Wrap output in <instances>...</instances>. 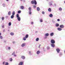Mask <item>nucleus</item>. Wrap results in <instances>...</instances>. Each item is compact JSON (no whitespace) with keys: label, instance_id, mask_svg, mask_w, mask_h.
Segmentation results:
<instances>
[{"label":"nucleus","instance_id":"nucleus-4","mask_svg":"<svg viewBox=\"0 0 65 65\" xmlns=\"http://www.w3.org/2000/svg\"><path fill=\"white\" fill-rule=\"evenodd\" d=\"M56 51L57 53H59V52H60V50L59 48H57L56 49Z\"/></svg>","mask_w":65,"mask_h":65},{"label":"nucleus","instance_id":"nucleus-55","mask_svg":"<svg viewBox=\"0 0 65 65\" xmlns=\"http://www.w3.org/2000/svg\"><path fill=\"white\" fill-rule=\"evenodd\" d=\"M4 42H6V41H4Z\"/></svg>","mask_w":65,"mask_h":65},{"label":"nucleus","instance_id":"nucleus-16","mask_svg":"<svg viewBox=\"0 0 65 65\" xmlns=\"http://www.w3.org/2000/svg\"><path fill=\"white\" fill-rule=\"evenodd\" d=\"M48 11L49 12H51L52 11V9L51 8H49L48 9Z\"/></svg>","mask_w":65,"mask_h":65},{"label":"nucleus","instance_id":"nucleus-31","mask_svg":"<svg viewBox=\"0 0 65 65\" xmlns=\"http://www.w3.org/2000/svg\"><path fill=\"white\" fill-rule=\"evenodd\" d=\"M37 54L38 55V54H40V51H38L37 52Z\"/></svg>","mask_w":65,"mask_h":65},{"label":"nucleus","instance_id":"nucleus-29","mask_svg":"<svg viewBox=\"0 0 65 65\" xmlns=\"http://www.w3.org/2000/svg\"><path fill=\"white\" fill-rule=\"evenodd\" d=\"M20 7H21V8L22 9H24V6H21Z\"/></svg>","mask_w":65,"mask_h":65},{"label":"nucleus","instance_id":"nucleus-3","mask_svg":"<svg viewBox=\"0 0 65 65\" xmlns=\"http://www.w3.org/2000/svg\"><path fill=\"white\" fill-rule=\"evenodd\" d=\"M29 11V14L31 15L32 13V12H31V10H32V9L31 7H30L28 8Z\"/></svg>","mask_w":65,"mask_h":65},{"label":"nucleus","instance_id":"nucleus-51","mask_svg":"<svg viewBox=\"0 0 65 65\" xmlns=\"http://www.w3.org/2000/svg\"><path fill=\"white\" fill-rule=\"evenodd\" d=\"M40 44L39 45V48H40Z\"/></svg>","mask_w":65,"mask_h":65},{"label":"nucleus","instance_id":"nucleus-26","mask_svg":"<svg viewBox=\"0 0 65 65\" xmlns=\"http://www.w3.org/2000/svg\"><path fill=\"white\" fill-rule=\"evenodd\" d=\"M11 25V22H9L8 23V25L9 26H10Z\"/></svg>","mask_w":65,"mask_h":65},{"label":"nucleus","instance_id":"nucleus-33","mask_svg":"<svg viewBox=\"0 0 65 65\" xmlns=\"http://www.w3.org/2000/svg\"><path fill=\"white\" fill-rule=\"evenodd\" d=\"M59 11H61V10H62V9L60 7L59 8Z\"/></svg>","mask_w":65,"mask_h":65},{"label":"nucleus","instance_id":"nucleus-15","mask_svg":"<svg viewBox=\"0 0 65 65\" xmlns=\"http://www.w3.org/2000/svg\"><path fill=\"white\" fill-rule=\"evenodd\" d=\"M49 17H50V18H52V17H53V15L51 13L50 14Z\"/></svg>","mask_w":65,"mask_h":65},{"label":"nucleus","instance_id":"nucleus-11","mask_svg":"<svg viewBox=\"0 0 65 65\" xmlns=\"http://www.w3.org/2000/svg\"><path fill=\"white\" fill-rule=\"evenodd\" d=\"M59 57H61L63 55V54L61 52H60L59 54Z\"/></svg>","mask_w":65,"mask_h":65},{"label":"nucleus","instance_id":"nucleus-34","mask_svg":"<svg viewBox=\"0 0 65 65\" xmlns=\"http://www.w3.org/2000/svg\"><path fill=\"white\" fill-rule=\"evenodd\" d=\"M10 14H11V11H9L8 12V15H10Z\"/></svg>","mask_w":65,"mask_h":65},{"label":"nucleus","instance_id":"nucleus-17","mask_svg":"<svg viewBox=\"0 0 65 65\" xmlns=\"http://www.w3.org/2000/svg\"><path fill=\"white\" fill-rule=\"evenodd\" d=\"M25 43H23L22 44L21 46L22 47H24L25 46Z\"/></svg>","mask_w":65,"mask_h":65},{"label":"nucleus","instance_id":"nucleus-38","mask_svg":"<svg viewBox=\"0 0 65 65\" xmlns=\"http://www.w3.org/2000/svg\"><path fill=\"white\" fill-rule=\"evenodd\" d=\"M26 38L25 37L23 39V40H26Z\"/></svg>","mask_w":65,"mask_h":65},{"label":"nucleus","instance_id":"nucleus-30","mask_svg":"<svg viewBox=\"0 0 65 65\" xmlns=\"http://www.w3.org/2000/svg\"><path fill=\"white\" fill-rule=\"evenodd\" d=\"M10 34L11 35V36H12L14 35V34L13 32H11L10 33Z\"/></svg>","mask_w":65,"mask_h":65},{"label":"nucleus","instance_id":"nucleus-14","mask_svg":"<svg viewBox=\"0 0 65 65\" xmlns=\"http://www.w3.org/2000/svg\"><path fill=\"white\" fill-rule=\"evenodd\" d=\"M55 26L57 27H58L59 26V24L58 23H56L55 24Z\"/></svg>","mask_w":65,"mask_h":65},{"label":"nucleus","instance_id":"nucleus-49","mask_svg":"<svg viewBox=\"0 0 65 65\" xmlns=\"http://www.w3.org/2000/svg\"><path fill=\"white\" fill-rule=\"evenodd\" d=\"M2 28H4V26L3 25V26H2Z\"/></svg>","mask_w":65,"mask_h":65},{"label":"nucleus","instance_id":"nucleus-48","mask_svg":"<svg viewBox=\"0 0 65 65\" xmlns=\"http://www.w3.org/2000/svg\"><path fill=\"white\" fill-rule=\"evenodd\" d=\"M57 21H60V19H58L57 20Z\"/></svg>","mask_w":65,"mask_h":65},{"label":"nucleus","instance_id":"nucleus-24","mask_svg":"<svg viewBox=\"0 0 65 65\" xmlns=\"http://www.w3.org/2000/svg\"><path fill=\"white\" fill-rule=\"evenodd\" d=\"M40 21L41 23H42V22H43V20H42V19H40Z\"/></svg>","mask_w":65,"mask_h":65},{"label":"nucleus","instance_id":"nucleus-5","mask_svg":"<svg viewBox=\"0 0 65 65\" xmlns=\"http://www.w3.org/2000/svg\"><path fill=\"white\" fill-rule=\"evenodd\" d=\"M51 43L54 44L55 43V41L53 39H52L51 40Z\"/></svg>","mask_w":65,"mask_h":65},{"label":"nucleus","instance_id":"nucleus-8","mask_svg":"<svg viewBox=\"0 0 65 65\" xmlns=\"http://www.w3.org/2000/svg\"><path fill=\"white\" fill-rule=\"evenodd\" d=\"M60 27L61 28H64V25H61L60 26Z\"/></svg>","mask_w":65,"mask_h":65},{"label":"nucleus","instance_id":"nucleus-7","mask_svg":"<svg viewBox=\"0 0 65 65\" xmlns=\"http://www.w3.org/2000/svg\"><path fill=\"white\" fill-rule=\"evenodd\" d=\"M24 64V62L23 61H21L19 63V65H23Z\"/></svg>","mask_w":65,"mask_h":65},{"label":"nucleus","instance_id":"nucleus-22","mask_svg":"<svg viewBox=\"0 0 65 65\" xmlns=\"http://www.w3.org/2000/svg\"><path fill=\"white\" fill-rule=\"evenodd\" d=\"M37 11H40V8L39 7H38L37 8Z\"/></svg>","mask_w":65,"mask_h":65},{"label":"nucleus","instance_id":"nucleus-54","mask_svg":"<svg viewBox=\"0 0 65 65\" xmlns=\"http://www.w3.org/2000/svg\"><path fill=\"white\" fill-rule=\"evenodd\" d=\"M9 1V0H6V1Z\"/></svg>","mask_w":65,"mask_h":65},{"label":"nucleus","instance_id":"nucleus-43","mask_svg":"<svg viewBox=\"0 0 65 65\" xmlns=\"http://www.w3.org/2000/svg\"><path fill=\"white\" fill-rule=\"evenodd\" d=\"M10 49H11V48L10 47H8V50H10Z\"/></svg>","mask_w":65,"mask_h":65},{"label":"nucleus","instance_id":"nucleus-20","mask_svg":"<svg viewBox=\"0 0 65 65\" xmlns=\"http://www.w3.org/2000/svg\"><path fill=\"white\" fill-rule=\"evenodd\" d=\"M49 5L50 6H52V2L51 1L50 2Z\"/></svg>","mask_w":65,"mask_h":65},{"label":"nucleus","instance_id":"nucleus-27","mask_svg":"<svg viewBox=\"0 0 65 65\" xmlns=\"http://www.w3.org/2000/svg\"><path fill=\"white\" fill-rule=\"evenodd\" d=\"M17 12H18V14H19V13H21V11L20 10H19Z\"/></svg>","mask_w":65,"mask_h":65},{"label":"nucleus","instance_id":"nucleus-37","mask_svg":"<svg viewBox=\"0 0 65 65\" xmlns=\"http://www.w3.org/2000/svg\"><path fill=\"white\" fill-rule=\"evenodd\" d=\"M12 58H10V61L11 62L12 61Z\"/></svg>","mask_w":65,"mask_h":65},{"label":"nucleus","instance_id":"nucleus-50","mask_svg":"<svg viewBox=\"0 0 65 65\" xmlns=\"http://www.w3.org/2000/svg\"><path fill=\"white\" fill-rule=\"evenodd\" d=\"M13 43H15V41H14L13 42Z\"/></svg>","mask_w":65,"mask_h":65},{"label":"nucleus","instance_id":"nucleus-47","mask_svg":"<svg viewBox=\"0 0 65 65\" xmlns=\"http://www.w3.org/2000/svg\"><path fill=\"white\" fill-rule=\"evenodd\" d=\"M31 24L32 25H33V22H31Z\"/></svg>","mask_w":65,"mask_h":65},{"label":"nucleus","instance_id":"nucleus-39","mask_svg":"<svg viewBox=\"0 0 65 65\" xmlns=\"http://www.w3.org/2000/svg\"><path fill=\"white\" fill-rule=\"evenodd\" d=\"M0 38L1 39H3V37L1 36H0Z\"/></svg>","mask_w":65,"mask_h":65},{"label":"nucleus","instance_id":"nucleus-25","mask_svg":"<svg viewBox=\"0 0 65 65\" xmlns=\"http://www.w3.org/2000/svg\"><path fill=\"white\" fill-rule=\"evenodd\" d=\"M39 38H37L36 39V41H39Z\"/></svg>","mask_w":65,"mask_h":65},{"label":"nucleus","instance_id":"nucleus-13","mask_svg":"<svg viewBox=\"0 0 65 65\" xmlns=\"http://www.w3.org/2000/svg\"><path fill=\"white\" fill-rule=\"evenodd\" d=\"M54 32H52L50 34V35L51 36H53L54 35Z\"/></svg>","mask_w":65,"mask_h":65},{"label":"nucleus","instance_id":"nucleus-23","mask_svg":"<svg viewBox=\"0 0 65 65\" xmlns=\"http://www.w3.org/2000/svg\"><path fill=\"white\" fill-rule=\"evenodd\" d=\"M46 48L47 50H50V46H47L46 47Z\"/></svg>","mask_w":65,"mask_h":65},{"label":"nucleus","instance_id":"nucleus-19","mask_svg":"<svg viewBox=\"0 0 65 65\" xmlns=\"http://www.w3.org/2000/svg\"><path fill=\"white\" fill-rule=\"evenodd\" d=\"M22 59H25V57L24 56H22L21 57Z\"/></svg>","mask_w":65,"mask_h":65},{"label":"nucleus","instance_id":"nucleus-12","mask_svg":"<svg viewBox=\"0 0 65 65\" xmlns=\"http://www.w3.org/2000/svg\"><path fill=\"white\" fill-rule=\"evenodd\" d=\"M44 36L46 37L48 36H49V34L48 33L46 34H45Z\"/></svg>","mask_w":65,"mask_h":65},{"label":"nucleus","instance_id":"nucleus-53","mask_svg":"<svg viewBox=\"0 0 65 65\" xmlns=\"http://www.w3.org/2000/svg\"><path fill=\"white\" fill-rule=\"evenodd\" d=\"M5 63V62H3V65H4V64Z\"/></svg>","mask_w":65,"mask_h":65},{"label":"nucleus","instance_id":"nucleus-52","mask_svg":"<svg viewBox=\"0 0 65 65\" xmlns=\"http://www.w3.org/2000/svg\"><path fill=\"white\" fill-rule=\"evenodd\" d=\"M1 33L0 32V36H1Z\"/></svg>","mask_w":65,"mask_h":65},{"label":"nucleus","instance_id":"nucleus-10","mask_svg":"<svg viewBox=\"0 0 65 65\" xmlns=\"http://www.w3.org/2000/svg\"><path fill=\"white\" fill-rule=\"evenodd\" d=\"M57 30H58V31H61L62 30V28H61L58 27L57 28Z\"/></svg>","mask_w":65,"mask_h":65},{"label":"nucleus","instance_id":"nucleus-6","mask_svg":"<svg viewBox=\"0 0 65 65\" xmlns=\"http://www.w3.org/2000/svg\"><path fill=\"white\" fill-rule=\"evenodd\" d=\"M15 52L14 51L12 53V55H13L14 57H17V55H15Z\"/></svg>","mask_w":65,"mask_h":65},{"label":"nucleus","instance_id":"nucleus-45","mask_svg":"<svg viewBox=\"0 0 65 65\" xmlns=\"http://www.w3.org/2000/svg\"><path fill=\"white\" fill-rule=\"evenodd\" d=\"M47 38V37H44V39H46Z\"/></svg>","mask_w":65,"mask_h":65},{"label":"nucleus","instance_id":"nucleus-36","mask_svg":"<svg viewBox=\"0 0 65 65\" xmlns=\"http://www.w3.org/2000/svg\"><path fill=\"white\" fill-rule=\"evenodd\" d=\"M3 7H6V6L5 5V4H3Z\"/></svg>","mask_w":65,"mask_h":65},{"label":"nucleus","instance_id":"nucleus-21","mask_svg":"<svg viewBox=\"0 0 65 65\" xmlns=\"http://www.w3.org/2000/svg\"><path fill=\"white\" fill-rule=\"evenodd\" d=\"M28 37H29V35L28 34H27L25 35V37L26 38H28Z\"/></svg>","mask_w":65,"mask_h":65},{"label":"nucleus","instance_id":"nucleus-44","mask_svg":"<svg viewBox=\"0 0 65 65\" xmlns=\"http://www.w3.org/2000/svg\"><path fill=\"white\" fill-rule=\"evenodd\" d=\"M33 7L34 8H36V6H35V5L33 6Z\"/></svg>","mask_w":65,"mask_h":65},{"label":"nucleus","instance_id":"nucleus-57","mask_svg":"<svg viewBox=\"0 0 65 65\" xmlns=\"http://www.w3.org/2000/svg\"><path fill=\"white\" fill-rule=\"evenodd\" d=\"M21 0V1H22V0Z\"/></svg>","mask_w":65,"mask_h":65},{"label":"nucleus","instance_id":"nucleus-28","mask_svg":"<svg viewBox=\"0 0 65 65\" xmlns=\"http://www.w3.org/2000/svg\"><path fill=\"white\" fill-rule=\"evenodd\" d=\"M15 14V11H13L12 12V15H14Z\"/></svg>","mask_w":65,"mask_h":65},{"label":"nucleus","instance_id":"nucleus-41","mask_svg":"<svg viewBox=\"0 0 65 65\" xmlns=\"http://www.w3.org/2000/svg\"><path fill=\"white\" fill-rule=\"evenodd\" d=\"M5 65H8V63L7 62H6V63L5 64Z\"/></svg>","mask_w":65,"mask_h":65},{"label":"nucleus","instance_id":"nucleus-42","mask_svg":"<svg viewBox=\"0 0 65 65\" xmlns=\"http://www.w3.org/2000/svg\"><path fill=\"white\" fill-rule=\"evenodd\" d=\"M2 20H4V17H3L2 19Z\"/></svg>","mask_w":65,"mask_h":65},{"label":"nucleus","instance_id":"nucleus-56","mask_svg":"<svg viewBox=\"0 0 65 65\" xmlns=\"http://www.w3.org/2000/svg\"><path fill=\"white\" fill-rule=\"evenodd\" d=\"M36 33H37V31H36Z\"/></svg>","mask_w":65,"mask_h":65},{"label":"nucleus","instance_id":"nucleus-2","mask_svg":"<svg viewBox=\"0 0 65 65\" xmlns=\"http://www.w3.org/2000/svg\"><path fill=\"white\" fill-rule=\"evenodd\" d=\"M31 3L32 4H35V5H37V2L36 0L32 1L31 2Z\"/></svg>","mask_w":65,"mask_h":65},{"label":"nucleus","instance_id":"nucleus-46","mask_svg":"<svg viewBox=\"0 0 65 65\" xmlns=\"http://www.w3.org/2000/svg\"><path fill=\"white\" fill-rule=\"evenodd\" d=\"M5 29H4L3 30V32H5Z\"/></svg>","mask_w":65,"mask_h":65},{"label":"nucleus","instance_id":"nucleus-58","mask_svg":"<svg viewBox=\"0 0 65 65\" xmlns=\"http://www.w3.org/2000/svg\"><path fill=\"white\" fill-rule=\"evenodd\" d=\"M47 0V1H48V0Z\"/></svg>","mask_w":65,"mask_h":65},{"label":"nucleus","instance_id":"nucleus-1","mask_svg":"<svg viewBox=\"0 0 65 65\" xmlns=\"http://www.w3.org/2000/svg\"><path fill=\"white\" fill-rule=\"evenodd\" d=\"M16 17L17 18V19L18 21H21V17H20L19 14H16Z\"/></svg>","mask_w":65,"mask_h":65},{"label":"nucleus","instance_id":"nucleus-18","mask_svg":"<svg viewBox=\"0 0 65 65\" xmlns=\"http://www.w3.org/2000/svg\"><path fill=\"white\" fill-rule=\"evenodd\" d=\"M52 22L53 23H56V20L55 19H53L52 20Z\"/></svg>","mask_w":65,"mask_h":65},{"label":"nucleus","instance_id":"nucleus-35","mask_svg":"<svg viewBox=\"0 0 65 65\" xmlns=\"http://www.w3.org/2000/svg\"><path fill=\"white\" fill-rule=\"evenodd\" d=\"M11 19H13L14 18V15H12L11 17Z\"/></svg>","mask_w":65,"mask_h":65},{"label":"nucleus","instance_id":"nucleus-9","mask_svg":"<svg viewBox=\"0 0 65 65\" xmlns=\"http://www.w3.org/2000/svg\"><path fill=\"white\" fill-rule=\"evenodd\" d=\"M51 45L52 47H54L55 46V45L54 44H51Z\"/></svg>","mask_w":65,"mask_h":65},{"label":"nucleus","instance_id":"nucleus-40","mask_svg":"<svg viewBox=\"0 0 65 65\" xmlns=\"http://www.w3.org/2000/svg\"><path fill=\"white\" fill-rule=\"evenodd\" d=\"M42 13L43 14H45V12L43 11L42 12Z\"/></svg>","mask_w":65,"mask_h":65},{"label":"nucleus","instance_id":"nucleus-32","mask_svg":"<svg viewBox=\"0 0 65 65\" xmlns=\"http://www.w3.org/2000/svg\"><path fill=\"white\" fill-rule=\"evenodd\" d=\"M29 54L30 55H32V54L31 53V51H29Z\"/></svg>","mask_w":65,"mask_h":65}]
</instances>
